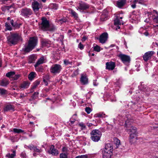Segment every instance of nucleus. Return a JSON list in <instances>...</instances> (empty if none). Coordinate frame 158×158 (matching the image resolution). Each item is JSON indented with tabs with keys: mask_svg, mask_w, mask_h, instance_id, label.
Instances as JSON below:
<instances>
[{
	"mask_svg": "<svg viewBox=\"0 0 158 158\" xmlns=\"http://www.w3.org/2000/svg\"><path fill=\"white\" fill-rule=\"evenodd\" d=\"M39 28L44 31L50 30L52 31L55 29L54 26H52L51 28V25L49 24V22L47 19L44 17L42 18L41 23L39 24Z\"/></svg>",
	"mask_w": 158,
	"mask_h": 158,
	"instance_id": "1",
	"label": "nucleus"
},
{
	"mask_svg": "<svg viewBox=\"0 0 158 158\" xmlns=\"http://www.w3.org/2000/svg\"><path fill=\"white\" fill-rule=\"evenodd\" d=\"M22 38L20 34L17 33H11L7 37L8 43L9 44H15L18 41H22Z\"/></svg>",
	"mask_w": 158,
	"mask_h": 158,
	"instance_id": "2",
	"label": "nucleus"
},
{
	"mask_svg": "<svg viewBox=\"0 0 158 158\" xmlns=\"http://www.w3.org/2000/svg\"><path fill=\"white\" fill-rule=\"evenodd\" d=\"M37 42L36 37L31 38L28 41V44L24 48V51L26 52H28L31 51L36 46Z\"/></svg>",
	"mask_w": 158,
	"mask_h": 158,
	"instance_id": "3",
	"label": "nucleus"
},
{
	"mask_svg": "<svg viewBox=\"0 0 158 158\" xmlns=\"http://www.w3.org/2000/svg\"><path fill=\"white\" fill-rule=\"evenodd\" d=\"M113 147L112 144L107 143L105 145V148L102 152L103 158H110L112 155Z\"/></svg>",
	"mask_w": 158,
	"mask_h": 158,
	"instance_id": "4",
	"label": "nucleus"
},
{
	"mask_svg": "<svg viewBox=\"0 0 158 158\" xmlns=\"http://www.w3.org/2000/svg\"><path fill=\"white\" fill-rule=\"evenodd\" d=\"M131 123V122L129 120H127L125 121V126L126 127L128 131L129 132L130 135L132 134L133 135H137V133L136 127L133 126H130Z\"/></svg>",
	"mask_w": 158,
	"mask_h": 158,
	"instance_id": "5",
	"label": "nucleus"
},
{
	"mask_svg": "<svg viewBox=\"0 0 158 158\" xmlns=\"http://www.w3.org/2000/svg\"><path fill=\"white\" fill-rule=\"evenodd\" d=\"M91 134V138L94 142H98L100 139L102 135L101 132L99 130L96 129L93 130Z\"/></svg>",
	"mask_w": 158,
	"mask_h": 158,
	"instance_id": "6",
	"label": "nucleus"
},
{
	"mask_svg": "<svg viewBox=\"0 0 158 158\" xmlns=\"http://www.w3.org/2000/svg\"><path fill=\"white\" fill-rule=\"evenodd\" d=\"M20 12V15L26 18L29 17L33 14L32 10L31 9L27 7L21 9Z\"/></svg>",
	"mask_w": 158,
	"mask_h": 158,
	"instance_id": "7",
	"label": "nucleus"
},
{
	"mask_svg": "<svg viewBox=\"0 0 158 158\" xmlns=\"http://www.w3.org/2000/svg\"><path fill=\"white\" fill-rule=\"evenodd\" d=\"M31 6L34 11L36 13H38L40 9L41 8L42 6L40 3L34 0L33 2H32Z\"/></svg>",
	"mask_w": 158,
	"mask_h": 158,
	"instance_id": "8",
	"label": "nucleus"
},
{
	"mask_svg": "<svg viewBox=\"0 0 158 158\" xmlns=\"http://www.w3.org/2000/svg\"><path fill=\"white\" fill-rule=\"evenodd\" d=\"M118 56L124 64H127L130 62L131 59L130 57L127 55L120 54Z\"/></svg>",
	"mask_w": 158,
	"mask_h": 158,
	"instance_id": "9",
	"label": "nucleus"
},
{
	"mask_svg": "<svg viewBox=\"0 0 158 158\" xmlns=\"http://www.w3.org/2000/svg\"><path fill=\"white\" fill-rule=\"evenodd\" d=\"M5 27L6 30L11 31L12 29V27L16 28L17 27V23H14V20L11 19L5 23Z\"/></svg>",
	"mask_w": 158,
	"mask_h": 158,
	"instance_id": "10",
	"label": "nucleus"
},
{
	"mask_svg": "<svg viewBox=\"0 0 158 158\" xmlns=\"http://www.w3.org/2000/svg\"><path fill=\"white\" fill-rule=\"evenodd\" d=\"M62 69L60 65L58 64H55L52 65L50 68L51 72L56 74L60 73Z\"/></svg>",
	"mask_w": 158,
	"mask_h": 158,
	"instance_id": "11",
	"label": "nucleus"
},
{
	"mask_svg": "<svg viewBox=\"0 0 158 158\" xmlns=\"http://www.w3.org/2000/svg\"><path fill=\"white\" fill-rule=\"evenodd\" d=\"M89 7V5L87 3L83 2L79 3L78 6H77V10H85L88 9Z\"/></svg>",
	"mask_w": 158,
	"mask_h": 158,
	"instance_id": "12",
	"label": "nucleus"
},
{
	"mask_svg": "<svg viewBox=\"0 0 158 158\" xmlns=\"http://www.w3.org/2000/svg\"><path fill=\"white\" fill-rule=\"evenodd\" d=\"M46 57L44 56H42L38 60L34 66L35 68L37 69V67L39 66V65L45 63L46 62Z\"/></svg>",
	"mask_w": 158,
	"mask_h": 158,
	"instance_id": "13",
	"label": "nucleus"
},
{
	"mask_svg": "<svg viewBox=\"0 0 158 158\" xmlns=\"http://www.w3.org/2000/svg\"><path fill=\"white\" fill-rule=\"evenodd\" d=\"M154 52L153 51H149L146 52L143 56V60L147 61L149 59L151 58L152 56L154 54Z\"/></svg>",
	"mask_w": 158,
	"mask_h": 158,
	"instance_id": "14",
	"label": "nucleus"
},
{
	"mask_svg": "<svg viewBox=\"0 0 158 158\" xmlns=\"http://www.w3.org/2000/svg\"><path fill=\"white\" fill-rule=\"evenodd\" d=\"M108 38V34L107 33H104L100 36L99 40V42L102 44L105 43L107 40Z\"/></svg>",
	"mask_w": 158,
	"mask_h": 158,
	"instance_id": "15",
	"label": "nucleus"
},
{
	"mask_svg": "<svg viewBox=\"0 0 158 158\" xmlns=\"http://www.w3.org/2000/svg\"><path fill=\"white\" fill-rule=\"evenodd\" d=\"M80 81L83 85H85L88 83V78L85 74H81Z\"/></svg>",
	"mask_w": 158,
	"mask_h": 158,
	"instance_id": "16",
	"label": "nucleus"
},
{
	"mask_svg": "<svg viewBox=\"0 0 158 158\" xmlns=\"http://www.w3.org/2000/svg\"><path fill=\"white\" fill-rule=\"evenodd\" d=\"M115 65L114 62H107L106 63V69L109 70H112L115 67Z\"/></svg>",
	"mask_w": 158,
	"mask_h": 158,
	"instance_id": "17",
	"label": "nucleus"
},
{
	"mask_svg": "<svg viewBox=\"0 0 158 158\" xmlns=\"http://www.w3.org/2000/svg\"><path fill=\"white\" fill-rule=\"evenodd\" d=\"M48 152L50 154L53 155H57L58 154V151L55 148L54 146L53 145L51 146L50 149L48 151Z\"/></svg>",
	"mask_w": 158,
	"mask_h": 158,
	"instance_id": "18",
	"label": "nucleus"
},
{
	"mask_svg": "<svg viewBox=\"0 0 158 158\" xmlns=\"http://www.w3.org/2000/svg\"><path fill=\"white\" fill-rule=\"evenodd\" d=\"M137 135H130L129 138V142L131 144H134L136 142L137 139Z\"/></svg>",
	"mask_w": 158,
	"mask_h": 158,
	"instance_id": "19",
	"label": "nucleus"
},
{
	"mask_svg": "<svg viewBox=\"0 0 158 158\" xmlns=\"http://www.w3.org/2000/svg\"><path fill=\"white\" fill-rule=\"evenodd\" d=\"M123 17H119L118 16H117L116 18L114 20V24L115 25H120L123 24V21L122 20L120 19H122Z\"/></svg>",
	"mask_w": 158,
	"mask_h": 158,
	"instance_id": "20",
	"label": "nucleus"
},
{
	"mask_svg": "<svg viewBox=\"0 0 158 158\" xmlns=\"http://www.w3.org/2000/svg\"><path fill=\"white\" fill-rule=\"evenodd\" d=\"M126 0H119L117 1L116 6L119 8H122L126 3Z\"/></svg>",
	"mask_w": 158,
	"mask_h": 158,
	"instance_id": "21",
	"label": "nucleus"
},
{
	"mask_svg": "<svg viewBox=\"0 0 158 158\" xmlns=\"http://www.w3.org/2000/svg\"><path fill=\"white\" fill-rule=\"evenodd\" d=\"M14 106L10 104L6 105L4 108V110L5 111H8L10 110L14 111Z\"/></svg>",
	"mask_w": 158,
	"mask_h": 158,
	"instance_id": "22",
	"label": "nucleus"
},
{
	"mask_svg": "<svg viewBox=\"0 0 158 158\" xmlns=\"http://www.w3.org/2000/svg\"><path fill=\"white\" fill-rule=\"evenodd\" d=\"M29 85V83L27 81H25L22 83L19 86L20 89L23 90L27 88Z\"/></svg>",
	"mask_w": 158,
	"mask_h": 158,
	"instance_id": "23",
	"label": "nucleus"
},
{
	"mask_svg": "<svg viewBox=\"0 0 158 158\" xmlns=\"http://www.w3.org/2000/svg\"><path fill=\"white\" fill-rule=\"evenodd\" d=\"M36 59L37 57L35 55H31L29 57L28 62L30 63L34 62Z\"/></svg>",
	"mask_w": 158,
	"mask_h": 158,
	"instance_id": "24",
	"label": "nucleus"
},
{
	"mask_svg": "<svg viewBox=\"0 0 158 158\" xmlns=\"http://www.w3.org/2000/svg\"><path fill=\"white\" fill-rule=\"evenodd\" d=\"M9 81L6 79H4L1 81L0 82V85L3 86H6L9 84Z\"/></svg>",
	"mask_w": 158,
	"mask_h": 158,
	"instance_id": "25",
	"label": "nucleus"
},
{
	"mask_svg": "<svg viewBox=\"0 0 158 158\" xmlns=\"http://www.w3.org/2000/svg\"><path fill=\"white\" fill-rule=\"evenodd\" d=\"M40 82L39 81H36L33 84L31 88V92L33 91V90L36 88L40 84Z\"/></svg>",
	"mask_w": 158,
	"mask_h": 158,
	"instance_id": "26",
	"label": "nucleus"
},
{
	"mask_svg": "<svg viewBox=\"0 0 158 158\" xmlns=\"http://www.w3.org/2000/svg\"><path fill=\"white\" fill-rule=\"evenodd\" d=\"M139 31L140 33L143 34L146 36L148 35V31L142 27L140 28Z\"/></svg>",
	"mask_w": 158,
	"mask_h": 158,
	"instance_id": "27",
	"label": "nucleus"
},
{
	"mask_svg": "<svg viewBox=\"0 0 158 158\" xmlns=\"http://www.w3.org/2000/svg\"><path fill=\"white\" fill-rule=\"evenodd\" d=\"M113 140L114 143L116 144L117 148H118L121 145L120 141L117 138H113Z\"/></svg>",
	"mask_w": 158,
	"mask_h": 158,
	"instance_id": "28",
	"label": "nucleus"
},
{
	"mask_svg": "<svg viewBox=\"0 0 158 158\" xmlns=\"http://www.w3.org/2000/svg\"><path fill=\"white\" fill-rule=\"evenodd\" d=\"M35 73L34 72L31 73L28 76V78L29 80H32L35 77Z\"/></svg>",
	"mask_w": 158,
	"mask_h": 158,
	"instance_id": "29",
	"label": "nucleus"
},
{
	"mask_svg": "<svg viewBox=\"0 0 158 158\" xmlns=\"http://www.w3.org/2000/svg\"><path fill=\"white\" fill-rule=\"evenodd\" d=\"M78 126L81 128V130H84L86 129V126L85 124L83 122L79 123L78 124Z\"/></svg>",
	"mask_w": 158,
	"mask_h": 158,
	"instance_id": "30",
	"label": "nucleus"
},
{
	"mask_svg": "<svg viewBox=\"0 0 158 158\" xmlns=\"http://www.w3.org/2000/svg\"><path fill=\"white\" fill-rule=\"evenodd\" d=\"M12 154L8 153L6 155V156L9 158H14L16 156V151L14 150Z\"/></svg>",
	"mask_w": 158,
	"mask_h": 158,
	"instance_id": "31",
	"label": "nucleus"
},
{
	"mask_svg": "<svg viewBox=\"0 0 158 158\" xmlns=\"http://www.w3.org/2000/svg\"><path fill=\"white\" fill-rule=\"evenodd\" d=\"M105 114L103 113L100 112L97 113L94 115L95 117L103 118L105 117Z\"/></svg>",
	"mask_w": 158,
	"mask_h": 158,
	"instance_id": "32",
	"label": "nucleus"
},
{
	"mask_svg": "<svg viewBox=\"0 0 158 158\" xmlns=\"http://www.w3.org/2000/svg\"><path fill=\"white\" fill-rule=\"evenodd\" d=\"M50 44V42L46 40H43L42 42V46H48Z\"/></svg>",
	"mask_w": 158,
	"mask_h": 158,
	"instance_id": "33",
	"label": "nucleus"
},
{
	"mask_svg": "<svg viewBox=\"0 0 158 158\" xmlns=\"http://www.w3.org/2000/svg\"><path fill=\"white\" fill-rule=\"evenodd\" d=\"M67 19L66 18H64L63 19H57V21L59 24H62L63 22H65Z\"/></svg>",
	"mask_w": 158,
	"mask_h": 158,
	"instance_id": "34",
	"label": "nucleus"
},
{
	"mask_svg": "<svg viewBox=\"0 0 158 158\" xmlns=\"http://www.w3.org/2000/svg\"><path fill=\"white\" fill-rule=\"evenodd\" d=\"M71 14L73 16L75 19H77L78 17V14L73 10H71Z\"/></svg>",
	"mask_w": 158,
	"mask_h": 158,
	"instance_id": "35",
	"label": "nucleus"
},
{
	"mask_svg": "<svg viewBox=\"0 0 158 158\" xmlns=\"http://www.w3.org/2000/svg\"><path fill=\"white\" fill-rule=\"evenodd\" d=\"M13 131L15 133H20L23 132H24V131L22 130L21 129L14 128L13 129Z\"/></svg>",
	"mask_w": 158,
	"mask_h": 158,
	"instance_id": "36",
	"label": "nucleus"
},
{
	"mask_svg": "<svg viewBox=\"0 0 158 158\" xmlns=\"http://www.w3.org/2000/svg\"><path fill=\"white\" fill-rule=\"evenodd\" d=\"M15 73L13 72H9L6 74V76L8 77H13V76L15 75Z\"/></svg>",
	"mask_w": 158,
	"mask_h": 158,
	"instance_id": "37",
	"label": "nucleus"
},
{
	"mask_svg": "<svg viewBox=\"0 0 158 158\" xmlns=\"http://www.w3.org/2000/svg\"><path fill=\"white\" fill-rule=\"evenodd\" d=\"M0 93L1 94L4 95L7 93V91L4 89L0 88Z\"/></svg>",
	"mask_w": 158,
	"mask_h": 158,
	"instance_id": "38",
	"label": "nucleus"
},
{
	"mask_svg": "<svg viewBox=\"0 0 158 158\" xmlns=\"http://www.w3.org/2000/svg\"><path fill=\"white\" fill-rule=\"evenodd\" d=\"M94 49L95 51L97 52H99L101 50L100 47L97 45L94 47Z\"/></svg>",
	"mask_w": 158,
	"mask_h": 158,
	"instance_id": "39",
	"label": "nucleus"
},
{
	"mask_svg": "<svg viewBox=\"0 0 158 158\" xmlns=\"http://www.w3.org/2000/svg\"><path fill=\"white\" fill-rule=\"evenodd\" d=\"M60 158H68L67 155L64 153L60 154Z\"/></svg>",
	"mask_w": 158,
	"mask_h": 158,
	"instance_id": "40",
	"label": "nucleus"
},
{
	"mask_svg": "<svg viewBox=\"0 0 158 158\" xmlns=\"http://www.w3.org/2000/svg\"><path fill=\"white\" fill-rule=\"evenodd\" d=\"M35 147V146L33 145L26 146L27 148L30 149V150H33V151Z\"/></svg>",
	"mask_w": 158,
	"mask_h": 158,
	"instance_id": "41",
	"label": "nucleus"
},
{
	"mask_svg": "<svg viewBox=\"0 0 158 158\" xmlns=\"http://www.w3.org/2000/svg\"><path fill=\"white\" fill-rule=\"evenodd\" d=\"M85 111L88 113L89 114L92 110L91 108L89 107H86L85 109Z\"/></svg>",
	"mask_w": 158,
	"mask_h": 158,
	"instance_id": "42",
	"label": "nucleus"
},
{
	"mask_svg": "<svg viewBox=\"0 0 158 158\" xmlns=\"http://www.w3.org/2000/svg\"><path fill=\"white\" fill-rule=\"evenodd\" d=\"M134 3H138L139 4H142L143 3V0H134Z\"/></svg>",
	"mask_w": 158,
	"mask_h": 158,
	"instance_id": "43",
	"label": "nucleus"
},
{
	"mask_svg": "<svg viewBox=\"0 0 158 158\" xmlns=\"http://www.w3.org/2000/svg\"><path fill=\"white\" fill-rule=\"evenodd\" d=\"M41 150L40 149L37 148L36 147H35L34 149V151L35 152H41Z\"/></svg>",
	"mask_w": 158,
	"mask_h": 158,
	"instance_id": "44",
	"label": "nucleus"
},
{
	"mask_svg": "<svg viewBox=\"0 0 158 158\" xmlns=\"http://www.w3.org/2000/svg\"><path fill=\"white\" fill-rule=\"evenodd\" d=\"M75 158H87V156L85 155H83L77 156Z\"/></svg>",
	"mask_w": 158,
	"mask_h": 158,
	"instance_id": "45",
	"label": "nucleus"
},
{
	"mask_svg": "<svg viewBox=\"0 0 158 158\" xmlns=\"http://www.w3.org/2000/svg\"><path fill=\"white\" fill-rule=\"evenodd\" d=\"M21 156L23 158H26V155L25 153L22 152L20 154Z\"/></svg>",
	"mask_w": 158,
	"mask_h": 158,
	"instance_id": "46",
	"label": "nucleus"
},
{
	"mask_svg": "<svg viewBox=\"0 0 158 158\" xmlns=\"http://www.w3.org/2000/svg\"><path fill=\"white\" fill-rule=\"evenodd\" d=\"M64 62L65 65H68L69 63V61L67 60H64Z\"/></svg>",
	"mask_w": 158,
	"mask_h": 158,
	"instance_id": "47",
	"label": "nucleus"
},
{
	"mask_svg": "<svg viewBox=\"0 0 158 158\" xmlns=\"http://www.w3.org/2000/svg\"><path fill=\"white\" fill-rule=\"evenodd\" d=\"M78 47L81 50L83 49L84 48L83 45L81 43H80Z\"/></svg>",
	"mask_w": 158,
	"mask_h": 158,
	"instance_id": "48",
	"label": "nucleus"
},
{
	"mask_svg": "<svg viewBox=\"0 0 158 158\" xmlns=\"http://www.w3.org/2000/svg\"><path fill=\"white\" fill-rule=\"evenodd\" d=\"M77 116L76 114H74L73 116L71 117V119H74L76 120L77 119Z\"/></svg>",
	"mask_w": 158,
	"mask_h": 158,
	"instance_id": "49",
	"label": "nucleus"
},
{
	"mask_svg": "<svg viewBox=\"0 0 158 158\" xmlns=\"http://www.w3.org/2000/svg\"><path fill=\"white\" fill-rule=\"evenodd\" d=\"M68 150V148L65 147H63L62 148V150L63 152H66Z\"/></svg>",
	"mask_w": 158,
	"mask_h": 158,
	"instance_id": "50",
	"label": "nucleus"
},
{
	"mask_svg": "<svg viewBox=\"0 0 158 158\" xmlns=\"http://www.w3.org/2000/svg\"><path fill=\"white\" fill-rule=\"evenodd\" d=\"M154 21L156 23H158V16L156 17L154 19Z\"/></svg>",
	"mask_w": 158,
	"mask_h": 158,
	"instance_id": "51",
	"label": "nucleus"
},
{
	"mask_svg": "<svg viewBox=\"0 0 158 158\" xmlns=\"http://www.w3.org/2000/svg\"><path fill=\"white\" fill-rule=\"evenodd\" d=\"M43 81L45 85L47 86L48 85L47 81L44 78Z\"/></svg>",
	"mask_w": 158,
	"mask_h": 158,
	"instance_id": "52",
	"label": "nucleus"
},
{
	"mask_svg": "<svg viewBox=\"0 0 158 158\" xmlns=\"http://www.w3.org/2000/svg\"><path fill=\"white\" fill-rule=\"evenodd\" d=\"M19 77V76L18 75H15L14 77V79L17 80V79Z\"/></svg>",
	"mask_w": 158,
	"mask_h": 158,
	"instance_id": "53",
	"label": "nucleus"
},
{
	"mask_svg": "<svg viewBox=\"0 0 158 158\" xmlns=\"http://www.w3.org/2000/svg\"><path fill=\"white\" fill-rule=\"evenodd\" d=\"M78 74V70H77L74 73V74L75 76L77 75Z\"/></svg>",
	"mask_w": 158,
	"mask_h": 158,
	"instance_id": "54",
	"label": "nucleus"
},
{
	"mask_svg": "<svg viewBox=\"0 0 158 158\" xmlns=\"http://www.w3.org/2000/svg\"><path fill=\"white\" fill-rule=\"evenodd\" d=\"M89 56H93L94 55V53H92L90 52H89Z\"/></svg>",
	"mask_w": 158,
	"mask_h": 158,
	"instance_id": "55",
	"label": "nucleus"
},
{
	"mask_svg": "<svg viewBox=\"0 0 158 158\" xmlns=\"http://www.w3.org/2000/svg\"><path fill=\"white\" fill-rule=\"evenodd\" d=\"M135 3L134 4H132L131 5V7L133 8H135L136 7V5L135 4Z\"/></svg>",
	"mask_w": 158,
	"mask_h": 158,
	"instance_id": "56",
	"label": "nucleus"
},
{
	"mask_svg": "<svg viewBox=\"0 0 158 158\" xmlns=\"http://www.w3.org/2000/svg\"><path fill=\"white\" fill-rule=\"evenodd\" d=\"M86 39V37L85 36H84L82 39V41H84Z\"/></svg>",
	"mask_w": 158,
	"mask_h": 158,
	"instance_id": "57",
	"label": "nucleus"
},
{
	"mask_svg": "<svg viewBox=\"0 0 158 158\" xmlns=\"http://www.w3.org/2000/svg\"><path fill=\"white\" fill-rule=\"evenodd\" d=\"M73 120H72V119H71V120L70 121L71 124L73 123H74L75 122V121L76 120L74 119H73Z\"/></svg>",
	"mask_w": 158,
	"mask_h": 158,
	"instance_id": "58",
	"label": "nucleus"
},
{
	"mask_svg": "<svg viewBox=\"0 0 158 158\" xmlns=\"http://www.w3.org/2000/svg\"><path fill=\"white\" fill-rule=\"evenodd\" d=\"M93 84L94 86H97L98 85V84H96L95 81H94L93 82Z\"/></svg>",
	"mask_w": 158,
	"mask_h": 158,
	"instance_id": "59",
	"label": "nucleus"
},
{
	"mask_svg": "<svg viewBox=\"0 0 158 158\" xmlns=\"http://www.w3.org/2000/svg\"><path fill=\"white\" fill-rule=\"evenodd\" d=\"M87 125L89 127H91L92 125V124L91 123H87Z\"/></svg>",
	"mask_w": 158,
	"mask_h": 158,
	"instance_id": "60",
	"label": "nucleus"
},
{
	"mask_svg": "<svg viewBox=\"0 0 158 158\" xmlns=\"http://www.w3.org/2000/svg\"><path fill=\"white\" fill-rule=\"evenodd\" d=\"M53 6L56 7V5L55 4H53L52 5Z\"/></svg>",
	"mask_w": 158,
	"mask_h": 158,
	"instance_id": "61",
	"label": "nucleus"
},
{
	"mask_svg": "<svg viewBox=\"0 0 158 158\" xmlns=\"http://www.w3.org/2000/svg\"><path fill=\"white\" fill-rule=\"evenodd\" d=\"M156 45L157 46H158V41H156Z\"/></svg>",
	"mask_w": 158,
	"mask_h": 158,
	"instance_id": "62",
	"label": "nucleus"
},
{
	"mask_svg": "<svg viewBox=\"0 0 158 158\" xmlns=\"http://www.w3.org/2000/svg\"><path fill=\"white\" fill-rule=\"evenodd\" d=\"M7 20H10H10H10V17H8V18H7Z\"/></svg>",
	"mask_w": 158,
	"mask_h": 158,
	"instance_id": "63",
	"label": "nucleus"
},
{
	"mask_svg": "<svg viewBox=\"0 0 158 158\" xmlns=\"http://www.w3.org/2000/svg\"><path fill=\"white\" fill-rule=\"evenodd\" d=\"M41 0L44 2H45L46 1V0Z\"/></svg>",
	"mask_w": 158,
	"mask_h": 158,
	"instance_id": "64",
	"label": "nucleus"
}]
</instances>
